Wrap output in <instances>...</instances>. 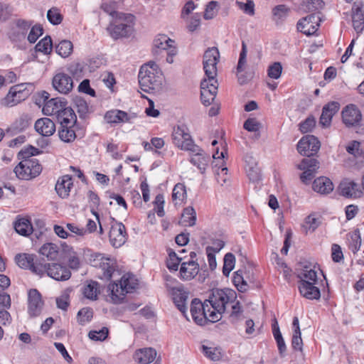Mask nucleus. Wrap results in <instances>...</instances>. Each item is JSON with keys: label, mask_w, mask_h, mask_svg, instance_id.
I'll return each mask as SVG.
<instances>
[{"label": "nucleus", "mask_w": 364, "mask_h": 364, "mask_svg": "<svg viewBox=\"0 0 364 364\" xmlns=\"http://www.w3.org/2000/svg\"><path fill=\"white\" fill-rule=\"evenodd\" d=\"M55 90L61 94H68L73 88V80L70 75L64 73L55 74L52 81Z\"/></svg>", "instance_id": "dca6fc26"}, {"label": "nucleus", "mask_w": 364, "mask_h": 364, "mask_svg": "<svg viewBox=\"0 0 364 364\" xmlns=\"http://www.w3.org/2000/svg\"><path fill=\"white\" fill-rule=\"evenodd\" d=\"M199 272V264L196 260H188L183 262L181 264L180 275L184 280H191L194 278Z\"/></svg>", "instance_id": "393cba45"}, {"label": "nucleus", "mask_w": 364, "mask_h": 364, "mask_svg": "<svg viewBox=\"0 0 364 364\" xmlns=\"http://www.w3.org/2000/svg\"><path fill=\"white\" fill-rule=\"evenodd\" d=\"M31 124V118L26 115L21 116L15 122V129L23 131L29 127Z\"/></svg>", "instance_id": "338daca9"}, {"label": "nucleus", "mask_w": 364, "mask_h": 364, "mask_svg": "<svg viewBox=\"0 0 364 364\" xmlns=\"http://www.w3.org/2000/svg\"><path fill=\"white\" fill-rule=\"evenodd\" d=\"M315 124V119L313 117H309L304 122L299 124V130L302 133H308L313 129Z\"/></svg>", "instance_id": "e2e57ef3"}, {"label": "nucleus", "mask_w": 364, "mask_h": 364, "mask_svg": "<svg viewBox=\"0 0 364 364\" xmlns=\"http://www.w3.org/2000/svg\"><path fill=\"white\" fill-rule=\"evenodd\" d=\"M138 286V280L132 274H124L118 282L109 284V296L114 304L121 303L127 294L132 293Z\"/></svg>", "instance_id": "7ed1b4c3"}, {"label": "nucleus", "mask_w": 364, "mask_h": 364, "mask_svg": "<svg viewBox=\"0 0 364 364\" xmlns=\"http://www.w3.org/2000/svg\"><path fill=\"white\" fill-rule=\"evenodd\" d=\"M110 244L115 248L123 245L127 240L125 226L122 223L112 220L109 232Z\"/></svg>", "instance_id": "2eb2a0df"}, {"label": "nucleus", "mask_w": 364, "mask_h": 364, "mask_svg": "<svg viewBox=\"0 0 364 364\" xmlns=\"http://www.w3.org/2000/svg\"><path fill=\"white\" fill-rule=\"evenodd\" d=\"M68 102L61 97H55L45 102L43 112L46 115L56 117L67 105Z\"/></svg>", "instance_id": "5701e85b"}, {"label": "nucleus", "mask_w": 364, "mask_h": 364, "mask_svg": "<svg viewBox=\"0 0 364 364\" xmlns=\"http://www.w3.org/2000/svg\"><path fill=\"white\" fill-rule=\"evenodd\" d=\"M175 42L166 35L159 34L156 36L153 42V53L159 54L161 51H168L171 48L175 47Z\"/></svg>", "instance_id": "a878e982"}, {"label": "nucleus", "mask_w": 364, "mask_h": 364, "mask_svg": "<svg viewBox=\"0 0 364 364\" xmlns=\"http://www.w3.org/2000/svg\"><path fill=\"white\" fill-rule=\"evenodd\" d=\"M172 141L175 146L182 150L196 151L198 146L192 139L188 128L184 125L177 126L172 132Z\"/></svg>", "instance_id": "39448f33"}, {"label": "nucleus", "mask_w": 364, "mask_h": 364, "mask_svg": "<svg viewBox=\"0 0 364 364\" xmlns=\"http://www.w3.org/2000/svg\"><path fill=\"white\" fill-rule=\"evenodd\" d=\"M239 9L245 14L252 16L255 15V3L252 0H247L245 3L237 1Z\"/></svg>", "instance_id": "680f3d73"}, {"label": "nucleus", "mask_w": 364, "mask_h": 364, "mask_svg": "<svg viewBox=\"0 0 364 364\" xmlns=\"http://www.w3.org/2000/svg\"><path fill=\"white\" fill-rule=\"evenodd\" d=\"M198 149L196 151H191L192 153V156L190 159V162L197 166V168L200 170L202 173H203L208 166L209 162V156L202 150L198 146Z\"/></svg>", "instance_id": "7c9ffc66"}, {"label": "nucleus", "mask_w": 364, "mask_h": 364, "mask_svg": "<svg viewBox=\"0 0 364 364\" xmlns=\"http://www.w3.org/2000/svg\"><path fill=\"white\" fill-rule=\"evenodd\" d=\"M17 265L24 269H29L32 273L42 277L45 268L42 266L43 259H40L36 255L28 253L18 254L15 257Z\"/></svg>", "instance_id": "423d86ee"}, {"label": "nucleus", "mask_w": 364, "mask_h": 364, "mask_svg": "<svg viewBox=\"0 0 364 364\" xmlns=\"http://www.w3.org/2000/svg\"><path fill=\"white\" fill-rule=\"evenodd\" d=\"M182 223L186 226L192 227L196 223V213L192 206L186 207L182 213Z\"/></svg>", "instance_id": "37998d69"}, {"label": "nucleus", "mask_w": 364, "mask_h": 364, "mask_svg": "<svg viewBox=\"0 0 364 364\" xmlns=\"http://www.w3.org/2000/svg\"><path fill=\"white\" fill-rule=\"evenodd\" d=\"M232 282L240 292H245L248 289L249 286L244 279L242 270H237L234 273Z\"/></svg>", "instance_id": "a18cd8bd"}, {"label": "nucleus", "mask_w": 364, "mask_h": 364, "mask_svg": "<svg viewBox=\"0 0 364 364\" xmlns=\"http://www.w3.org/2000/svg\"><path fill=\"white\" fill-rule=\"evenodd\" d=\"M200 14L196 13L188 19L187 28L190 32H193L200 27Z\"/></svg>", "instance_id": "0e129e2a"}, {"label": "nucleus", "mask_w": 364, "mask_h": 364, "mask_svg": "<svg viewBox=\"0 0 364 364\" xmlns=\"http://www.w3.org/2000/svg\"><path fill=\"white\" fill-rule=\"evenodd\" d=\"M246 163V172L248 178L253 182H257L260 180V168L257 165L256 160L252 157L247 156L245 157Z\"/></svg>", "instance_id": "473e14b6"}, {"label": "nucleus", "mask_w": 364, "mask_h": 364, "mask_svg": "<svg viewBox=\"0 0 364 364\" xmlns=\"http://www.w3.org/2000/svg\"><path fill=\"white\" fill-rule=\"evenodd\" d=\"M282 72V64L279 62H275L268 67L267 75L272 79L277 80L280 77Z\"/></svg>", "instance_id": "4d7b16f0"}, {"label": "nucleus", "mask_w": 364, "mask_h": 364, "mask_svg": "<svg viewBox=\"0 0 364 364\" xmlns=\"http://www.w3.org/2000/svg\"><path fill=\"white\" fill-rule=\"evenodd\" d=\"M205 301L202 303L200 299H194L191 304V314L193 321L200 326L205 325L209 321L210 308Z\"/></svg>", "instance_id": "1a4fd4ad"}, {"label": "nucleus", "mask_w": 364, "mask_h": 364, "mask_svg": "<svg viewBox=\"0 0 364 364\" xmlns=\"http://www.w3.org/2000/svg\"><path fill=\"white\" fill-rule=\"evenodd\" d=\"M313 189L315 192L325 195L333 190V184L328 178L321 176L314 181Z\"/></svg>", "instance_id": "f704fd0d"}, {"label": "nucleus", "mask_w": 364, "mask_h": 364, "mask_svg": "<svg viewBox=\"0 0 364 364\" xmlns=\"http://www.w3.org/2000/svg\"><path fill=\"white\" fill-rule=\"evenodd\" d=\"M108 328L103 327L100 330H93L90 331L88 336L91 340L102 341L106 339L108 336Z\"/></svg>", "instance_id": "052dcab7"}, {"label": "nucleus", "mask_w": 364, "mask_h": 364, "mask_svg": "<svg viewBox=\"0 0 364 364\" xmlns=\"http://www.w3.org/2000/svg\"><path fill=\"white\" fill-rule=\"evenodd\" d=\"M43 302L41 295L36 289H32L28 293V313L31 317L38 316L42 311Z\"/></svg>", "instance_id": "f3484780"}, {"label": "nucleus", "mask_w": 364, "mask_h": 364, "mask_svg": "<svg viewBox=\"0 0 364 364\" xmlns=\"http://www.w3.org/2000/svg\"><path fill=\"white\" fill-rule=\"evenodd\" d=\"M218 6V2L215 1H212L208 3L206 6L205 12H204V18L209 20L214 18L216 15V9Z\"/></svg>", "instance_id": "774afa93"}, {"label": "nucleus", "mask_w": 364, "mask_h": 364, "mask_svg": "<svg viewBox=\"0 0 364 364\" xmlns=\"http://www.w3.org/2000/svg\"><path fill=\"white\" fill-rule=\"evenodd\" d=\"M247 48L245 41L242 42V48L240 53L239 60L237 65V73L244 71L247 63Z\"/></svg>", "instance_id": "5fc2aeb1"}, {"label": "nucleus", "mask_w": 364, "mask_h": 364, "mask_svg": "<svg viewBox=\"0 0 364 364\" xmlns=\"http://www.w3.org/2000/svg\"><path fill=\"white\" fill-rule=\"evenodd\" d=\"M318 283H314L307 280H300L298 288L301 295L309 300H318L321 297V291Z\"/></svg>", "instance_id": "aec40b11"}, {"label": "nucleus", "mask_w": 364, "mask_h": 364, "mask_svg": "<svg viewBox=\"0 0 364 364\" xmlns=\"http://www.w3.org/2000/svg\"><path fill=\"white\" fill-rule=\"evenodd\" d=\"M101 9L113 19H127L131 21L133 18V15L130 14H124L116 11V4L115 2H105L101 4Z\"/></svg>", "instance_id": "c9c22d12"}, {"label": "nucleus", "mask_w": 364, "mask_h": 364, "mask_svg": "<svg viewBox=\"0 0 364 364\" xmlns=\"http://www.w3.org/2000/svg\"><path fill=\"white\" fill-rule=\"evenodd\" d=\"M60 248L54 243L48 242L43 245L39 249V253L48 260H56L59 257Z\"/></svg>", "instance_id": "4c0bfd02"}, {"label": "nucleus", "mask_w": 364, "mask_h": 364, "mask_svg": "<svg viewBox=\"0 0 364 364\" xmlns=\"http://www.w3.org/2000/svg\"><path fill=\"white\" fill-rule=\"evenodd\" d=\"M22 85H16L14 87H12L9 94L6 96V101H8L7 105L9 106H14L17 102H18L21 100V96L20 95L22 92Z\"/></svg>", "instance_id": "09e8293b"}, {"label": "nucleus", "mask_w": 364, "mask_h": 364, "mask_svg": "<svg viewBox=\"0 0 364 364\" xmlns=\"http://www.w3.org/2000/svg\"><path fill=\"white\" fill-rule=\"evenodd\" d=\"M289 9L284 4H280L274 6L272 9L273 20L277 22L284 21L288 16Z\"/></svg>", "instance_id": "de8ad7c7"}, {"label": "nucleus", "mask_w": 364, "mask_h": 364, "mask_svg": "<svg viewBox=\"0 0 364 364\" xmlns=\"http://www.w3.org/2000/svg\"><path fill=\"white\" fill-rule=\"evenodd\" d=\"M55 117L60 123V125L65 124H76L77 123L76 114L71 107H68V105Z\"/></svg>", "instance_id": "e433bc0d"}, {"label": "nucleus", "mask_w": 364, "mask_h": 364, "mask_svg": "<svg viewBox=\"0 0 364 364\" xmlns=\"http://www.w3.org/2000/svg\"><path fill=\"white\" fill-rule=\"evenodd\" d=\"M94 262H99L95 263L94 266H99L102 272V279L109 280L114 271L116 270V263L114 259L109 257H105L101 254L95 255Z\"/></svg>", "instance_id": "a211bd4d"}, {"label": "nucleus", "mask_w": 364, "mask_h": 364, "mask_svg": "<svg viewBox=\"0 0 364 364\" xmlns=\"http://www.w3.org/2000/svg\"><path fill=\"white\" fill-rule=\"evenodd\" d=\"M348 247L350 250L353 252H357L361 245V238L359 231L355 230L348 235Z\"/></svg>", "instance_id": "8fccbe9b"}, {"label": "nucleus", "mask_w": 364, "mask_h": 364, "mask_svg": "<svg viewBox=\"0 0 364 364\" xmlns=\"http://www.w3.org/2000/svg\"><path fill=\"white\" fill-rule=\"evenodd\" d=\"M172 296L174 304L178 309L187 318L186 301L188 292L181 288H174L172 290Z\"/></svg>", "instance_id": "c756f323"}, {"label": "nucleus", "mask_w": 364, "mask_h": 364, "mask_svg": "<svg viewBox=\"0 0 364 364\" xmlns=\"http://www.w3.org/2000/svg\"><path fill=\"white\" fill-rule=\"evenodd\" d=\"M202 352L208 358L213 361H218L222 358L221 349L218 347H208L203 345Z\"/></svg>", "instance_id": "3c124183"}, {"label": "nucleus", "mask_w": 364, "mask_h": 364, "mask_svg": "<svg viewBox=\"0 0 364 364\" xmlns=\"http://www.w3.org/2000/svg\"><path fill=\"white\" fill-rule=\"evenodd\" d=\"M352 21L355 31L361 33L364 28V4L361 1H356L353 4Z\"/></svg>", "instance_id": "412c9836"}, {"label": "nucleus", "mask_w": 364, "mask_h": 364, "mask_svg": "<svg viewBox=\"0 0 364 364\" xmlns=\"http://www.w3.org/2000/svg\"><path fill=\"white\" fill-rule=\"evenodd\" d=\"M318 164L319 163L316 159L306 158L297 165V168L303 171L300 175V179L304 183L309 184L312 181L319 168Z\"/></svg>", "instance_id": "9b49d317"}, {"label": "nucleus", "mask_w": 364, "mask_h": 364, "mask_svg": "<svg viewBox=\"0 0 364 364\" xmlns=\"http://www.w3.org/2000/svg\"><path fill=\"white\" fill-rule=\"evenodd\" d=\"M36 50L41 52L45 55H48L52 52L53 43L49 36H46L42 38L36 46Z\"/></svg>", "instance_id": "49530a36"}, {"label": "nucleus", "mask_w": 364, "mask_h": 364, "mask_svg": "<svg viewBox=\"0 0 364 364\" xmlns=\"http://www.w3.org/2000/svg\"><path fill=\"white\" fill-rule=\"evenodd\" d=\"M339 191L341 195L346 198H357L363 195L359 184L348 179L340 183Z\"/></svg>", "instance_id": "b1692460"}, {"label": "nucleus", "mask_w": 364, "mask_h": 364, "mask_svg": "<svg viewBox=\"0 0 364 364\" xmlns=\"http://www.w3.org/2000/svg\"><path fill=\"white\" fill-rule=\"evenodd\" d=\"M320 148V142L313 135H306L303 136L297 144L298 152L308 157L314 156L317 153Z\"/></svg>", "instance_id": "ddd939ff"}, {"label": "nucleus", "mask_w": 364, "mask_h": 364, "mask_svg": "<svg viewBox=\"0 0 364 364\" xmlns=\"http://www.w3.org/2000/svg\"><path fill=\"white\" fill-rule=\"evenodd\" d=\"M220 53L217 48L213 47L205 50L203 55V70L205 77L215 82L217 76V64L219 61Z\"/></svg>", "instance_id": "0eeeda50"}, {"label": "nucleus", "mask_w": 364, "mask_h": 364, "mask_svg": "<svg viewBox=\"0 0 364 364\" xmlns=\"http://www.w3.org/2000/svg\"><path fill=\"white\" fill-rule=\"evenodd\" d=\"M218 82L203 78L200 82V100L203 105L209 106L215 100L218 92Z\"/></svg>", "instance_id": "f8f14e48"}, {"label": "nucleus", "mask_w": 364, "mask_h": 364, "mask_svg": "<svg viewBox=\"0 0 364 364\" xmlns=\"http://www.w3.org/2000/svg\"><path fill=\"white\" fill-rule=\"evenodd\" d=\"M135 117L134 114H129L127 112L119 109L109 110L105 114V121L111 124L132 122V120Z\"/></svg>", "instance_id": "4be33fe9"}, {"label": "nucleus", "mask_w": 364, "mask_h": 364, "mask_svg": "<svg viewBox=\"0 0 364 364\" xmlns=\"http://www.w3.org/2000/svg\"><path fill=\"white\" fill-rule=\"evenodd\" d=\"M98 294V283L97 282L90 281L83 288V295L88 299L96 300Z\"/></svg>", "instance_id": "c03bdc74"}, {"label": "nucleus", "mask_w": 364, "mask_h": 364, "mask_svg": "<svg viewBox=\"0 0 364 364\" xmlns=\"http://www.w3.org/2000/svg\"><path fill=\"white\" fill-rule=\"evenodd\" d=\"M73 186L72 176L64 175L58 178L55 188L60 198H65L69 196Z\"/></svg>", "instance_id": "c85d7f7f"}, {"label": "nucleus", "mask_w": 364, "mask_h": 364, "mask_svg": "<svg viewBox=\"0 0 364 364\" xmlns=\"http://www.w3.org/2000/svg\"><path fill=\"white\" fill-rule=\"evenodd\" d=\"M156 356V350L152 348H145L137 350L134 353V359L140 364H149Z\"/></svg>", "instance_id": "72a5a7b5"}, {"label": "nucleus", "mask_w": 364, "mask_h": 364, "mask_svg": "<svg viewBox=\"0 0 364 364\" xmlns=\"http://www.w3.org/2000/svg\"><path fill=\"white\" fill-rule=\"evenodd\" d=\"M317 270H319V267H316V264L304 265L302 271L299 274V277L301 280H307L314 283H318Z\"/></svg>", "instance_id": "58836bf2"}, {"label": "nucleus", "mask_w": 364, "mask_h": 364, "mask_svg": "<svg viewBox=\"0 0 364 364\" xmlns=\"http://www.w3.org/2000/svg\"><path fill=\"white\" fill-rule=\"evenodd\" d=\"M43 28L40 25L33 26L28 36V41L33 43L43 34Z\"/></svg>", "instance_id": "69168bd1"}, {"label": "nucleus", "mask_w": 364, "mask_h": 364, "mask_svg": "<svg viewBox=\"0 0 364 364\" xmlns=\"http://www.w3.org/2000/svg\"><path fill=\"white\" fill-rule=\"evenodd\" d=\"M93 312L92 310L90 308H83L80 309L77 313V319L78 322L84 325L86 323L89 322L92 318Z\"/></svg>", "instance_id": "bf43d9fd"}, {"label": "nucleus", "mask_w": 364, "mask_h": 364, "mask_svg": "<svg viewBox=\"0 0 364 364\" xmlns=\"http://www.w3.org/2000/svg\"><path fill=\"white\" fill-rule=\"evenodd\" d=\"M236 298V292L232 289H213L208 299L205 300L210 308L209 322L215 323L220 321L229 303L234 301Z\"/></svg>", "instance_id": "f257e3e1"}, {"label": "nucleus", "mask_w": 364, "mask_h": 364, "mask_svg": "<svg viewBox=\"0 0 364 364\" xmlns=\"http://www.w3.org/2000/svg\"><path fill=\"white\" fill-rule=\"evenodd\" d=\"M134 21V16L131 21H129L127 19H113L107 27V31L114 40L127 37L132 31Z\"/></svg>", "instance_id": "6e6552de"}, {"label": "nucleus", "mask_w": 364, "mask_h": 364, "mask_svg": "<svg viewBox=\"0 0 364 364\" xmlns=\"http://www.w3.org/2000/svg\"><path fill=\"white\" fill-rule=\"evenodd\" d=\"M235 264V257L233 254L229 252L224 257V264L223 267V273L225 276H228L233 269Z\"/></svg>", "instance_id": "864d4df0"}, {"label": "nucleus", "mask_w": 364, "mask_h": 364, "mask_svg": "<svg viewBox=\"0 0 364 364\" xmlns=\"http://www.w3.org/2000/svg\"><path fill=\"white\" fill-rule=\"evenodd\" d=\"M320 223L319 218L315 213H312L305 218L303 228L306 230V232H312L319 226Z\"/></svg>", "instance_id": "603ef678"}, {"label": "nucleus", "mask_w": 364, "mask_h": 364, "mask_svg": "<svg viewBox=\"0 0 364 364\" xmlns=\"http://www.w3.org/2000/svg\"><path fill=\"white\" fill-rule=\"evenodd\" d=\"M181 259L177 256L174 251L169 250L168 258L166 262V266L168 269L171 271H176L178 268Z\"/></svg>", "instance_id": "6e6d98bb"}, {"label": "nucleus", "mask_w": 364, "mask_h": 364, "mask_svg": "<svg viewBox=\"0 0 364 364\" xmlns=\"http://www.w3.org/2000/svg\"><path fill=\"white\" fill-rule=\"evenodd\" d=\"M47 18L53 25H58L63 21V16L56 8H52L48 11Z\"/></svg>", "instance_id": "13d9d810"}, {"label": "nucleus", "mask_w": 364, "mask_h": 364, "mask_svg": "<svg viewBox=\"0 0 364 364\" xmlns=\"http://www.w3.org/2000/svg\"><path fill=\"white\" fill-rule=\"evenodd\" d=\"M320 16L318 13H314L301 18L297 23V29L306 36H312L316 33L318 27Z\"/></svg>", "instance_id": "4468645a"}, {"label": "nucleus", "mask_w": 364, "mask_h": 364, "mask_svg": "<svg viewBox=\"0 0 364 364\" xmlns=\"http://www.w3.org/2000/svg\"><path fill=\"white\" fill-rule=\"evenodd\" d=\"M36 131L43 136L53 135L55 130V123L49 118L43 117L38 119L35 123Z\"/></svg>", "instance_id": "bb28decb"}, {"label": "nucleus", "mask_w": 364, "mask_h": 364, "mask_svg": "<svg viewBox=\"0 0 364 364\" xmlns=\"http://www.w3.org/2000/svg\"><path fill=\"white\" fill-rule=\"evenodd\" d=\"M163 73L154 61L142 65L139 69L138 80L140 88L145 92L159 90L163 83Z\"/></svg>", "instance_id": "f03ea898"}, {"label": "nucleus", "mask_w": 364, "mask_h": 364, "mask_svg": "<svg viewBox=\"0 0 364 364\" xmlns=\"http://www.w3.org/2000/svg\"><path fill=\"white\" fill-rule=\"evenodd\" d=\"M342 119L347 127H355L361 121L362 114L356 105L350 104L343 109Z\"/></svg>", "instance_id": "6ab92c4d"}, {"label": "nucleus", "mask_w": 364, "mask_h": 364, "mask_svg": "<svg viewBox=\"0 0 364 364\" xmlns=\"http://www.w3.org/2000/svg\"><path fill=\"white\" fill-rule=\"evenodd\" d=\"M187 198L186 186L183 183H178L173 188L172 200L175 205H181Z\"/></svg>", "instance_id": "ea45409f"}, {"label": "nucleus", "mask_w": 364, "mask_h": 364, "mask_svg": "<svg viewBox=\"0 0 364 364\" xmlns=\"http://www.w3.org/2000/svg\"><path fill=\"white\" fill-rule=\"evenodd\" d=\"M55 52L62 58L68 57L73 50V45L70 41L63 40L55 46Z\"/></svg>", "instance_id": "a19ab883"}, {"label": "nucleus", "mask_w": 364, "mask_h": 364, "mask_svg": "<svg viewBox=\"0 0 364 364\" xmlns=\"http://www.w3.org/2000/svg\"><path fill=\"white\" fill-rule=\"evenodd\" d=\"M42 266L45 268L42 277L46 275L56 281H66L71 277L70 269L66 266L60 264H49L43 260Z\"/></svg>", "instance_id": "9d476101"}, {"label": "nucleus", "mask_w": 364, "mask_h": 364, "mask_svg": "<svg viewBox=\"0 0 364 364\" xmlns=\"http://www.w3.org/2000/svg\"><path fill=\"white\" fill-rule=\"evenodd\" d=\"M76 124H65L60 125L58 134L60 139L66 143L73 141L76 138Z\"/></svg>", "instance_id": "2f4dec72"}, {"label": "nucleus", "mask_w": 364, "mask_h": 364, "mask_svg": "<svg viewBox=\"0 0 364 364\" xmlns=\"http://www.w3.org/2000/svg\"><path fill=\"white\" fill-rule=\"evenodd\" d=\"M14 229L17 233L23 235H29L33 230L31 222L26 218L18 219L14 224Z\"/></svg>", "instance_id": "79ce46f5"}, {"label": "nucleus", "mask_w": 364, "mask_h": 364, "mask_svg": "<svg viewBox=\"0 0 364 364\" xmlns=\"http://www.w3.org/2000/svg\"><path fill=\"white\" fill-rule=\"evenodd\" d=\"M42 171L41 165L36 159H26L14 168L16 176L22 180H29L38 176Z\"/></svg>", "instance_id": "20e7f679"}, {"label": "nucleus", "mask_w": 364, "mask_h": 364, "mask_svg": "<svg viewBox=\"0 0 364 364\" xmlns=\"http://www.w3.org/2000/svg\"><path fill=\"white\" fill-rule=\"evenodd\" d=\"M340 105L336 102H331L326 105L322 109L320 117V124L323 127H328L331 124L333 115L339 110Z\"/></svg>", "instance_id": "cd10ccee"}]
</instances>
